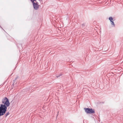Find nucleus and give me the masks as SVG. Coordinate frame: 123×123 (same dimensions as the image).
Here are the masks:
<instances>
[{
    "label": "nucleus",
    "mask_w": 123,
    "mask_h": 123,
    "mask_svg": "<svg viewBox=\"0 0 123 123\" xmlns=\"http://www.w3.org/2000/svg\"><path fill=\"white\" fill-rule=\"evenodd\" d=\"M85 112L87 114L94 113V110L91 108H84Z\"/></svg>",
    "instance_id": "7ed1b4c3"
},
{
    "label": "nucleus",
    "mask_w": 123,
    "mask_h": 123,
    "mask_svg": "<svg viewBox=\"0 0 123 123\" xmlns=\"http://www.w3.org/2000/svg\"><path fill=\"white\" fill-rule=\"evenodd\" d=\"M109 20H110L111 22L112 21H113V19L112 17H110L109 18Z\"/></svg>",
    "instance_id": "20e7f679"
},
{
    "label": "nucleus",
    "mask_w": 123,
    "mask_h": 123,
    "mask_svg": "<svg viewBox=\"0 0 123 123\" xmlns=\"http://www.w3.org/2000/svg\"><path fill=\"white\" fill-rule=\"evenodd\" d=\"M111 22V24L112 25H113L114 26H115V24L114 23L113 21H112Z\"/></svg>",
    "instance_id": "423d86ee"
},
{
    "label": "nucleus",
    "mask_w": 123,
    "mask_h": 123,
    "mask_svg": "<svg viewBox=\"0 0 123 123\" xmlns=\"http://www.w3.org/2000/svg\"><path fill=\"white\" fill-rule=\"evenodd\" d=\"M13 86H14V85L13 84Z\"/></svg>",
    "instance_id": "6e6552de"
},
{
    "label": "nucleus",
    "mask_w": 123,
    "mask_h": 123,
    "mask_svg": "<svg viewBox=\"0 0 123 123\" xmlns=\"http://www.w3.org/2000/svg\"><path fill=\"white\" fill-rule=\"evenodd\" d=\"M63 74H59V75L57 76V77H58L59 76H63L62 75Z\"/></svg>",
    "instance_id": "0eeeda50"
},
{
    "label": "nucleus",
    "mask_w": 123,
    "mask_h": 123,
    "mask_svg": "<svg viewBox=\"0 0 123 123\" xmlns=\"http://www.w3.org/2000/svg\"><path fill=\"white\" fill-rule=\"evenodd\" d=\"M33 0H32V2L34 9L36 10H38L40 6L38 5V2L36 0L35 1Z\"/></svg>",
    "instance_id": "f03ea898"
},
{
    "label": "nucleus",
    "mask_w": 123,
    "mask_h": 123,
    "mask_svg": "<svg viewBox=\"0 0 123 123\" xmlns=\"http://www.w3.org/2000/svg\"><path fill=\"white\" fill-rule=\"evenodd\" d=\"M9 114V112H8L5 115V117H6Z\"/></svg>",
    "instance_id": "39448f33"
},
{
    "label": "nucleus",
    "mask_w": 123,
    "mask_h": 123,
    "mask_svg": "<svg viewBox=\"0 0 123 123\" xmlns=\"http://www.w3.org/2000/svg\"><path fill=\"white\" fill-rule=\"evenodd\" d=\"M2 101L3 104L0 105V116L3 115L5 113L7 107L9 106L10 104L9 101L6 97L4 98Z\"/></svg>",
    "instance_id": "f257e3e1"
}]
</instances>
